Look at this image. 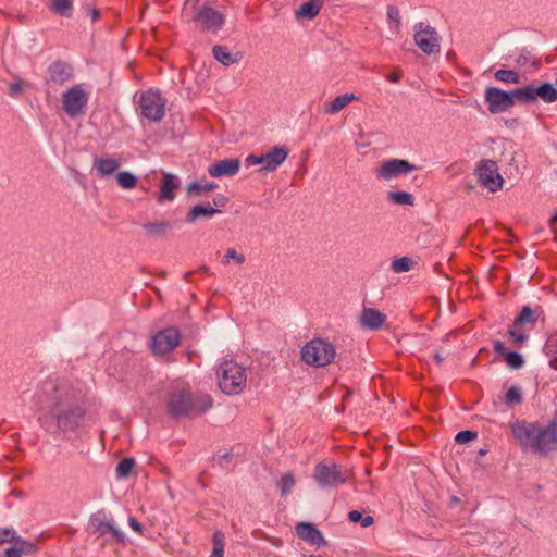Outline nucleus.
<instances>
[{
    "mask_svg": "<svg viewBox=\"0 0 557 557\" xmlns=\"http://www.w3.org/2000/svg\"><path fill=\"white\" fill-rule=\"evenodd\" d=\"M494 350L497 355L504 356V357L506 356V352H508L504 343H502L499 341L494 343Z\"/></svg>",
    "mask_w": 557,
    "mask_h": 557,
    "instance_id": "obj_53",
    "label": "nucleus"
},
{
    "mask_svg": "<svg viewBox=\"0 0 557 557\" xmlns=\"http://www.w3.org/2000/svg\"><path fill=\"white\" fill-rule=\"evenodd\" d=\"M36 404L39 425L53 436L75 432L86 414L82 391L67 381H46Z\"/></svg>",
    "mask_w": 557,
    "mask_h": 557,
    "instance_id": "obj_1",
    "label": "nucleus"
},
{
    "mask_svg": "<svg viewBox=\"0 0 557 557\" xmlns=\"http://www.w3.org/2000/svg\"><path fill=\"white\" fill-rule=\"evenodd\" d=\"M12 542H14V545L17 547V549H20L23 556L30 555L37 550L36 545L34 543L17 537L16 535L15 540H13Z\"/></svg>",
    "mask_w": 557,
    "mask_h": 557,
    "instance_id": "obj_40",
    "label": "nucleus"
},
{
    "mask_svg": "<svg viewBox=\"0 0 557 557\" xmlns=\"http://www.w3.org/2000/svg\"><path fill=\"white\" fill-rule=\"evenodd\" d=\"M116 182L123 189H132L136 186L137 177L127 171H122L116 174Z\"/></svg>",
    "mask_w": 557,
    "mask_h": 557,
    "instance_id": "obj_33",
    "label": "nucleus"
},
{
    "mask_svg": "<svg viewBox=\"0 0 557 557\" xmlns=\"http://www.w3.org/2000/svg\"><path fill=\"white\" fill-rule=\"evenodd\" d=\"M549 224L552 227H554L555 225H557V213L554 214L550 220H549Z\"/></svg>",
    "mask_w": 557,
    "mask_h": 557,
    "instance_id": "obj_58",
    "label": "nucleus"
},
{
    "mask_svg": "<svg viewBox=\"0 0 557 557\" xmlns=\"http://www.w3.org/2000/svg\"><path fill=\"white\" fill-rule=\"evenodd\" d=\"M324 0H308L300 4L296 11L298 20H313L321 11Z\"/></svg>",
    "mask_w": 557,
    "mask_h": 557,
    "instance_id": "obj_22",
    "label": "nucleus"
},
{
    "mask_svg": "<svg viewBox=\"0 0 557 557\" xmlns=\"http://www.w3.org/2000/svg\"><path fill=\"white\" fill-rule=\"evenodd\" d=\"M434 358H435V360H436L438 363H441V362L443 361V358H442L438 354H436V355L434 356Z\"/></svg>",
    "mask_w": 557,
    "mask_h": 557,
    "instance_id": "obj_59",
    "label": "nucleus"
},
{
    "mask_svg": "<svg viewBox=\"0 0 557 557\" xmlns=\"http://www.w3.org/2000/svg\"><path fill=\"white\" fill-rule=\"evenodd\" d=\"M134 460L125 458L121 460L116 467V474L119 478H126L134 468Z\"/></svg>",
    "mask_w": 557,
    "mask_h": 557,
    "instance_id": "obj_44",
    "label": "nucleus"
},
{
    "mask_svg": "<svg viewBox=\"0 0 557 557\" xmlns=\"http://www.w3.org/2000/svg\"><path fill=\"white\" fill-rule=\"evenodd\" d=\"M178 188V180L174 174L162 173V180L160 184V191L158 200L173 201L175 199V190Z\"/></svg>",
    "mask_w": 557,
    "mask_h": 557,
    "instance_id": "obj_18",
    "label": "nucleus"
},
{
    "mask_svg": "<svg viewBox=\"0 0 557 557\" xmlns=\"http://www.w3.org/2000/svg\"><path fill=\"white\" fill-rule=\"evenodd\" d=\"M387 199L391 202H393L395 205H400V206H412L413 201H414L412 194H410L408 191H400V190L388 191Z\"/></svg>",
    "mask_w": 557,
    "mask_h": 557,
    "instance_id": "obj_31",
    "label": "nucleus"
},
{
    "mask_svg": "<svg viewBox=\"0 0 557 557\" xmlns=\"http://www.w3.org/2000/svg\"><path fill=\"white\" fill-rule=\"evenodd\" d=\"M413 40L417 47L425 54L440 52V36L434 27L424 22H419L413 27Z\"/></svg>",
    "mask_w": 557,
    "mask_h": 557,
    "instance_id": "obj_10",
    "label": "nucleus"
},
{
    "mask_svg": "<svg viewBox=\"0 0 557 557\" xmlns=\"http://www.w3.org/2000/svg\"><path fill=\"white\" fill-rule=\"evenodd\" d=\"M536 98H541L547 103L557 100V89L550 83H544L536 87Z\"/></svg>",
    "mask_w": 557,
    "mask_h": 557,
    "instance_id": "obj_29",
    "label": "nucleus"
},
{
    "mask_svg": "<svg viewBox=\"0 0 557 557\" xmlns=\"http://www.w3.org/2000/svg\"><path fill=\"white\" fill-rule=\"evenodd\" d=\"M120 166L121 162L115 158L99 157L94 160V168L101 177H107L113 174Z\"/></svg>",
    "mask_w": 557,
    "mask_h": 557,
    "instance_id": "obj_23",
    "label": "nucleus"
},
{
    "mask_svg": "<svg viewBox=\"0 0 557 557\" xmlns=\"http://www.w3.org/2000/svg\"><path fill=\"white\" fill-rule=\"evenodd\" d=\"M484 98L492 114L506 112L515 104L513 92L497 87L486 88Z\"/></svg>",
    "mask_w": 557,
    "mask_h": 557,
    "instance_id": "obj_14",
    "label": "nucleus"
},
{
    "mask_svg": "<svg viewBox=\"0 0 557 557\" xmlns=\"http://www.w3.org/2000/svg\"><path fill=\"white\" fill-rule=\"evenodd\" d=\"M295 484H296V480H295L293 473H290V472L284 473L281 476L280 481L277 482V486L281 491V495L282 496L288 495L292 492V490L294 488Z\"/></svg>",
    "mask_w": 557,
    "mask_h": 557,
    "instance_id": "obj_34",
    "label": "nucleus"
},
{
    "mask_svg": "<svg viewBox=\"0 0 557 557\" xmlns=\"http://www.w3.org/2000/svg\"><path fill=\"white\" fill-rule=\"evenodd\" d=\"M230 260H234L237 264H242L245 262L246 258L243 253H238L234 248H228L223 263L226 264Z\"/></svg>",
    "mask_w": 557,
    "mask_h": 557,
    "instance_id": "obj_45",
    "label": "nucleus"
},
{
    "mask_svg": "<svg viewBox=\"0 0 557 557\" xmlns=\"http://www.w3.org/2000/svg\"><path fill=\"white\" fill-rule=\"evenodd\" d=\"M90 15H91L92 21H96L99 17V12L96 9H91Z\"/></svg>",
    "mask_w": 557,
    "mask_h": 557,
    "instance_id": "obj_57",
    "label": "nucleus"
},
{
    "mask_svg": "<svg viewBox=\"0 0 557 557\" xmlns=\"http://www.w3.org/2000/svg\"><path fill=\"white\" fill-rule=\"evenodd\" d=\"M476 174L480 184L490 191L495 193L502 188L504 180L498 172V166L495 161H481L476 168Z\"/></svg>",
    "mask_w": 557,
    "mask_h": 557,
    "instance_id": "obj_13",
    "label": "nucleus"
},
{
    "mask_svg": "<svg viewBox=\"0 0 557 557\" xmlns=\"http://www.w3.org/2000/svg\"><path fill=\"white\" fill-rule=\"evenodd\" d=\"M336 356L333 343L325 338L315 337L301 348L302 361L311 367L323 368L331 364Z\"/></svg>",
    "mask_w": 557,
    "mask_h": 557,
    "instance_id": "obj_6",
    "label": "nucleus"
},
{
    "mask_svg": "<svg viewBox=\"0 0 557 557\" xmlns=\"http://www.w3.org/2000/svg\"><path fill=\"white\" fill-rule=\"evenodd\" d=\"M213 55L215 60L221 62L223 65H231L238 62V54L232 53L224 46H215L213 48Z\"/></svg>",
    "mask_w": 557,
    "mask_h": 557,
    "instance_id": "obj_28",
    "label": "nucleus"
},
{
    "mask_svg": "<svg viewBox=\"0 0 557 557\" xmlns=\"http://www.w3.org/2000/svg\"><path fill=\"white\" fill-rule=\"evenodd\" d=\"M180 333L174 327H169L157 333L151 341V348L156 355H164L172 351L180 344Z\"/></svg>",
    "mask_w": 557,
    "mask_h": 557,
    "instance_id": "obj_15",
    "label": "nucleus"
},
{
    "mask_svg": "<svg viewBox=\"0 0 557 557\" xmlns=\"http://www.w3.org/2000/svg\"><path fill=\"white\" fill-rule=\"evenodd\" d=\"M505 401L510 406L520 404L522 401L521 389L517 386L509 387L505 395Z\"/></svg>",
    "mask_w": 557,
    "mask_h": 557,
    "instance_id": "obj_41",
    "label": "nucleus"
},
{
    "mask_svg": "<svg viewBox=\"0 0 557 557\" xmlns=\"http://www.w3.org/2000/svg\"><path fill=\"white\" fill-rule=\"evenodd\" d=\"M476 438V433L472 431H460L455 436L457 443H469Z\"/></svg>",
    "mask_w": 557,
    "mask_h": 557,
    "instance_id": "obj_48",
    "label": "nucleus"
},
{
    "mask_svg": "<svg viewBox=\"0 0 557 557\" xmlns=\"http://www.w3.org/2000/svg\"><path fill=\"white\" fill-rule=\"evenodd\" d=\"M515 63L521 69H539L541 65L540 60L531 54L530 51L522 49L518 52Z\"/></svg>",
    "mask_w": 557,
    "mask_h": 557,
    "instance_id": "obj_27",
    "label": "nucleus"
},
{
    "mask_svg": "<svg viewBox=\"0 0 557 557\" xmlns=\"http://www.w3.org/2000/svg\"><path fill=\"white\" fill-rule=\"evenodd\" d=\"M349 476V472L339 468L335 462H319L313 470L312 478L322 488H334L344 484Z\"/></svg>",
    "mask_w": 557,
    "mask_h": 557,
    "instance_id": "obj_7",
    "label": "nucleus"
},
{
    "mask_svg": "<svg viewBox=\"0 0 557 557\" xmlns=\"http://www.w3.org/2000/svg\"><path fill=\"white\" fill-rule=\"evenodd\" d=\"M240 169V161L238 159H224L212 163L208 168V173L212 177L234 176Z\"/></svg>",
    "mask_w": 557,
    "mask_h": 557,
    "instance_id": "obj_16",
    "label": "nucleus"
},
{
    "mask_svg": "<svg viewBox=\"0 0 557 557\" xmlns=\"http://www.w3.org/2000/svg\"><path fill=\"white\" fill-rule=\"evenodd\" d=\"M73 77V67L63 61L53 62L48 69V82L63 85Z\"/></svg>",
    "mask_w": 557,
    "mask_h": 557,
    "instance_id": "obj_17",
    "label": "nucleus"
},
{
    "mask_svg": "<svg viewBox=\"0 0 557 557\" xmlns=\"http://www.w3.org/2000/svg\"><path fill=\"white\" fill-rule=\"evenodd\" d=\"M529 329L518 325L517 321H513V324L508 330V335L516 347H522L529 341Z\"/></svg>",
    "mask_w": 557,
    "mask_h": 557,
    "instance_id": "obj_26",
    "label": "nucleus"
},
{
    "mask_svg": "<svg viewBox=\"0 0 557 557\" xmlns=\"http://www.w3.org/2000/svg\"><path fill=\"white\" fill-rule=\"evenodd\" d=\"M219 212L220 210L213 208L210 203L196 205L187 213L186 221L188 223H194L200 216L211 218Z\"/></svg>",
    "mask_w": 557,
    "mask_h": 557,
    "instance_id": "obj_25",
    "label": "nucleus"
},
{
    "mask_svg": "<svg viewBox=\"0 0 557 557\" xmlns=\"http://www.w3.org/2000/svg\"><path fill=\"white\" fill-rule=\"evenodd\" d=\"M227 202V198L224 197V196H220V197H216L213 199V203L215 207H221L223 208Z\"/></svg>",
    "mask_w": 557,
    "mask_h": 557,
    "instance_id": "obj_55",
    "label": "nucleus"
},
{
    "mask_svg": "<svg viewBox=\"0 0 557 557\" xmlns=\"http://www.w3.org/2000/svg\"><path fill=\"white\" fill-rule=\"evenodd\" d=\"M216 376L219 386L224 394L237 395L246 386V369L235 361L226 360L221 363Z\"/></svg>",
    "mask_w": 557,
    "mask_h": 557,
    "instance_id": "obj_5",
    "label": "nucleus"
},
{
    "mask_svg": "<svg viewBox=\"0 0 557 557\" xmlns=\"http://www.w3.org/2000/svg\"><path fill=\"white\" fill-rule=\"evenodd\" d=\"M140 114L147 120L158 122L165 113V100L158 90L149 89L141 92L138 101Z\"/></svg>",
    "mask_w": 557,
    "mask_h": 557,
    "instance_id": "obj_9",
    "label": "nucleus"
},
{
    "mask_svg": "<svg viewBox=\"0 0 557 557\" xmlns=\"http://www.w3.org/2000/svg\"><path fill=\"white\" fill-rule=\"evenodd\" d=\"M494 77L497 81L507 83V84H518L520 82V75L512 70H504V69L497 70L494 73Z\"/></svg>",
    "mask_w": 557,
    "mask_h": 557,
    "instance_id": "obj_32",
    "label": "nucleus"
},
{
    "mask_svg": "<svg viewBox=\"0 0 557 557\" xmlns=\"http://www.w3.org/2000/svg\"><path fill=\"white\" fill-rule=\"evenodd\" d=\"M387 17L388 20L395 22L396 28L400 25V13L397 7L388 5L387 7Z\"/></svg>",
    "mask_w": 557,
    "mask_h": 557,
    "instance_id": "obj_50",
    "label": "nucleus"
},
{
    "mask_svg": "<svg viewBox=\"0 0 557 557\" xmlns=\"http://www.w3.org/2000/svg\"><path fill=\"white\" fill-rule=\"evenodd\" d=\"M296 532L301 540L312 545H320L321 543H323V536L321 532L312 523H298L296 527Z\"/></svg>",
    "mask_w": 557,
    "mask_h": 557,
    "instance_id": "obj_20",
    "label": "nucleus"
},
{
    "mask_svg": "<svg viewBox=\"0 0 557 557\" xmlns=\"http://www.w3.org/2000/svg\"><path fill=\"white\" fill-rule=\"evenodd\" d=\"M360 325L367 330H379L386 321V315L373 308H364L360 314Z\"/></svg>",
    "mask_w": 557,
    "mask_h": 557,
    "instance_id": "obj_19",
    "label": "nucleus"
},
{
    "mask_svg": "<svg viewBox=\"0 0 557 557\" xmlns=\"http://www.w3.org/2000/svg\"><path fill=\"white\" fill-rule=\"evenodd\" d=\"M350 521L360 522L363 528H368L374 523V519L371 516H363L357 510H352L348 513Z\"/></svg>",
    "mask_w": 557,
    "mask_h": 557,
    "instance_id": "obj_43",
    "label": "nucleus"
},
{
    "mask_svg": "<svg viewBox=\"0 0 557 557\" xmlns=\"http://www.w3.org/2000/svg\"><path fill=\"white\" fill-rule=\"evenodd\" d=\"M413 261L408 257L395 259L391 263V269L394 273H403L411 270Z\"/></svg>",
    "mask_w": 557,
    "mask_h": 557,
    "instance_id": "obj_36",
    "label": "nucleus"
},
{
    "mask_svg": "<svg viewBox=\"0 0 557 557\" xmlns=\"http://www.w3.org/2000/svg\"><path fill=\"white\" fill-rule=\"evenodd\" d=\"M23 79L17 78L9 84V95L11 97H17L23 89Z\"/></svg>",
    "mask_w": 557,
    "mask_h": 557,
    "instance_id": "obj_49",
    "label": "nucleus"
},
{
    "mask_svg": "<svg viewBox=\"0 0 557 557\" xmlns=\"http://www.w3.org/2000/svg\"><path fill=\"white\" fill-rule=\"evenodd\" d=\"M547 356L549 357V366L557 370V343L556 344H548L547 347Z\"/></svg>",
    "mask_w": 557,
    "mask_h": 557,
    "instance_id": "obj_46",
    "label": "nucleus"
},
{
    "mask_svg": "<svg viewBox=\"0 0 557 557\" xmlns=\"http://www.w3.org/2000/svg\"><path fill=\"white\" fill-rule=\"evenodd\" d=\"M89 94L84 84H77L66 89L62 96V108L67 116L77 117L85 113Z\"/></svg>",
    "mask_w": 557,
    "mask_h": 557,
    "instance_id": "obj_8",
    "label": "nucleus"
},
{
    "mask_svg": "<svg viewBox=\"0 0 557 557\" xmlns=\"http://www.w3.org/2000/svg\"><path fill=\"white\" fill-rule=\"evenodd\" d=\"M216 187V184L214 183H208V184H200L197 182L190 183L187 187V191L189 194H196L200 195L203 193H208Z\"/></svg>",
    "mask_w": 557,
    "mask_h": 557,
    "instance_id": "obj_42",
    "label": "nucleus"
},
{
    "mask_svg": "<svg viewBox=\"0 0 557 557\" xmlns=\"http://www.w3.org/2000/svg\"><path fill=\"white\" fill-rule=\"evenodd\" d=\"M288 153L289 151L285 147H274L267 153L260 156L249 154L245 159V163L248 166L261 165V172H274L285 162Z\"/></svg>",
    "mask_w": 557,
    "mask_h": 557,
    "instance_id": "obj_11",
    "label": "nucleus"
},
{
    "mask_svg": "<svg viewBox=\"0 0 557 557\" xmlns=\"http://www.w3.org/2000/svg\"><path fill=\"white\" fill-rule=\"evenodd\" d=\"M16 532L12 528L0 529V545L15 540Z\"/></svg>",
    "mask_w": 557,
    "mask_h": 557,
    "instance_id": "obj_47",
    "label": "nucleus"
},
{
    "mask_svg": "<svg viewBox=\"0 0 557 557\" xmlns=\"http://www.w3.org/2000/svg\"><path fill=\"white\" fill-rule=\"evenodd\" d=\"M213 549L210 557H223L224 555V534L221 531H216L212 539Z\"/></svg>",
    "mask_w": 557,
    "mask_h": 557,
    "instance_id": "obj_37",
    "label": "nucleus"
},
{
    "mask_svg": "<svg viewBox=\"0 0 557 557\" xmlns=\"http://www.w3.org/2000/svg\"><path fill=\"white\" fill-rule=\"evenodd\" d=\"M212 398L209 395L191 397L185 387L174 388L168 400V412L172 417H196L212 407Z\"/></svg>",
    "mask_w": 557,
    "mask_h": 557,
    "instance_id": "obj_3",
    "label": "nucleus"
},
{
    "mask_svg": "<svg viewBox=\"0 0 557 557\" xmlns=\"http://www.w3.org/2000/svg\"><path fill=\"white\" fill-rule=\"evenodd\" d=\"M128 525L137 533L141 534L143 533V528H141V524L138 522L137 519H135L134 517H129L128 518Z\"/></svg>",
    "mask_w": 557,
    "mask_h": 557,
    "instance_id": "obj_52",
    "label": "nucleus"
},
{
    "mask_svg": "<svg viewBox=\"0 0 557 557\" xmlns=\"http://www.w3.org/2000/svg\"><path fill=\"white\" fill-rule=\"evenodd\" d=\"M418 168L404 159H388L381 162L375 176L382 181H392L417 171Z\"/></svg>",
    "mask_w": 557,
    "mask_h": 557,
    "instance_id": "obj_12",
    "label": "nucleus"
},
{
    "mask_svg": "<svg viewBox=\"0 0 557 557\" xmlns=\"http://www.w3.org/2000/svg\"><path fill=\"white\" fill-rule=\"evenodd\" d=\"M144 228L150 235L161 236L171 228V224L168 222H151L144 224Z\"/></svg>",
    "mask_w": 557,
    "mask_h": 557,
    "instance_id": "obj_35",
    "label": "nucleus"
},
{
    "mask_svg": "<svg viewBox=\"0 0 557 557\" xmlns=\"http://www.w3.org/2000/svg\"><path fill=\"white\" fill-rule=\"evenodd\" d=\"M556 86H557V74H556Z\"/></svg>",
    "mask_w": 557,
    "mask_h": 557,
    "instance_id": "obj_60",
    "label": "nucleus"
},
{
    "mask_svg": "<svg viewBox=\"0 0 557 557\" xmlns=\"http://www.w3.org/2000/svg\"><path fill=\"white\" fill-rule=\"evenodd\" d=\"M542 315L543 310L541 307L531 308L530 306H524L515 321H517L518 325H522L531 330L534 327L537 320L542 318Z\"/></svg>",
    "mask_w": 557,
    "mask_h": 557,
    "instance_id": "obj_21",
    "label": "nucleus"
},
{
    "mask_svg": "<svg viewBox=\"0 0 557 557\" xmlns=\"http://www.w3.org/2000/svg\"><path fill=\"white\" fill-rule=\"evenodd\" d=\"M505 361L509 368L515 370L521 369L524 364L523 357L516 351L506 352Z\"/></svg>",
    "mask_w": 557,
    "mask_h": 557,
    "instance_id": "obj_39",
    "label": "nucleus"
},
{
    "mask_svg": "<svg viewBox=\"0 0 557 557\" xmlns=\"http://www.w3.org/2000/svg\"><path fill=\"white\" fill-rule=\"evenodd\" d=\"M52 10L61 16H71L72 0H52Z\"/></svg>",
    "mask_w": 557,
    "mask_h": 557,
    "instance_id": "obj_38",
    "label": "nucleus"
},
{
    "mask_svg": "<svg viewBox=\"0 0 557 557\" xmlns=\"http://www.w3.org/2000/svg\"><path fill=\"white\" fill-rule=\"evenodd\" d=\"M513 438L527 450L546 456L557 450V428L554 422L547 425L516 420L509 423Z\"/></svg>",
    "mask_w": 557,
    "mask_h": 557,
    "instance_id": "obj_2",
    "label": "nucleus"
},
{
    "mask_svg": "<svg viewBox=\"0 0 557 557\" xmlns=\"http://www.w3.org/2000/svg\"><path fill=\"white\" fill-rule=\"evenodd\" d=\"M22 556H23L22 553L20 552V549H17V547L14 544L5 550V557H22Z\"/></svg>",
    "mask_w": 557,
    "mask_h": 557,
    "instance_id": "obj_54",
    "label": "nucleus"
},
{
    "mask_svg": "<svg viewBox=\"0 0 557 557\" xmlns=\"http://www.w3.org/2000/svg\"><path fill=\"white\" fill-rule=\"evenodd\" d=\"M358 100V97L352 92H346L341 96H337L334 100H332L325 107V113L330 115H334L349 106L352 101Z\"/></svg>",
    "mask_w": 557,
    "mask_h": 557,
    "instance_id": "obj_24",
    "label": "nucleus"
},
{
    "mask_svg": "<svg viewBox=\"0 0 557 557\" xmlns=\"http://www.w3.org/2000/svg\"><path fill=\"white\" fill-rule=\"evenodd\" d=\"M102 530L110 531L117 540L122 541L124 535L111 522H102L100 524Z\"/></svg>",
    "mask_w": 557,
    "mask_h": 557,
    "instance_id": "obj_51",
    "label": "nucleus"
},
{
    "mask_svg": "<svg viewBox=\"0 0 557 557\" xmlns=\"http://www.w3.org/2000/svg\"><path fill=\"white\" fill-rule=\"evenodd\" d=\"M401 76L399 73H392L388 76V81L392 83H398L400 81Z\"/></svg>",
    "mask_w": 557,
    "mask_h": 557,
    "instance_id": "obj_56",
    "label": "nucleus"
},
{
    "mask_svg": "<svg viewBox=\"0 0 557 557\" xmlns=\"http://www.w3.org/2000/svg\"><path fill=\"white\" fill-rule=\"evenodd\" d=\"M536 87L533 85L524 86L521 88H516L512 90L515 101H521V102H532L536 100Z\"/></svg>",
    "mask_w": 557,
    "mask_h": 557,
    "instance_id": "obj_30",
    "label": "nucleus"
},
{
    "mask_svg": "<svg viewBox=\"0 0 557 557\" xmlns=\"http://www.w3.org/2000/svg\"><path fill=\"white\" fill-rule=\"evenodd\" d=\"M199 0H186L183 16L194 21L197 26L207 32L218 33L225 24V15L209 4H198Z\"/></svg>",
    "mask_w": 557,
    "mask_h": 557,
    "instance_id": "obj_4",
    "label": "nucleus"
}]
</instances>
